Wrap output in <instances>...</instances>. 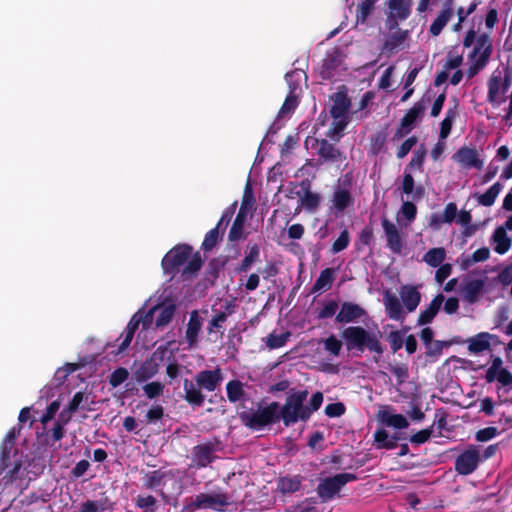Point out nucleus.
I'll use <instances>...</instances> for the list:
<instances>
[{
    "label": "nucleus",
    "instance_id": "24",
    "mask_svg": "<svg viewBox=\"0 0 512 512\" xmlns=\"http://www.w3.org/2000/svg\"><path fill=\"white\" fill-rule=\"evenodd\" d=\"M444 300L445 298L443 294L440 293L436 295L432 299L428 307L421 311V313L419 314L417 324L419 326H423L431 323L434 320L435 316L438 314Z\"/></svg>",
    "mask_w": 512,
    "mask_h": 512
},
{
    "label": "nucleus",
    "instance_id": "53",
    "mask_svg": "<svg viewBox=\"0 0 512 512\" xmlns=\"http://www.w3.org/2000/svg\"><path fill=\"white\" fill-rule=\"evenodd\" d=\"M376 0H364L357 7V22L364 23L374 9Z\"/></svg>",
    "mask_w": 512,
    "mask_h": 512
},
{
    "label": "nucleus",
    "instance_id": "56",
    "mask_svg": "<svg viewBox=\"0 0 512 512\" xmlns=\"http://www.w3.org/2000/svg\"><path fill=\"white\" fill-rule=\"evenodd\" d=\"M486 56L487 54L475 58L474 62L466 70V76L468 79L474 78L481 70L485 68V66L489 62L486 59Z\"/></svg>",
    "mask_w": 512,
    "mask_h": 512
},
{
    "label": "nucleus",
    "instance_id": "41",
    "mask_svg": "<svg viewBox=\"0 0 512 512\" xmlns=\"http://www.w3.org/2000/svg\"><path fill=\"white\" fill-rule=\"evenodd\" d=\"M502 190V184L500 182L494 183L492 186H490L487 191L483 194H480L477 198V201L479 204L490 207L492 206L496 198L498 197L499 193Z\"/></svg>",
    "mask_w": 512,
    "mask_h": 512
},
{
    "label": "nucleus",
    "instance_id": "51",
    "mask_svg": "<svg viewBox=\"0 0 512 512\" xmlns=\"http://www.w3.org/2000/svg\"><path fill=\"white\" fill-rule=\"evenodd\" d=\"M323 403V393L320 391L312 394L309 403L306 405V409L304 410V416L307 417V421L311 418V415L320 409Z\"/></svg>",
    "mask_w": 512,
    "mask_h": 512
},
{
    "label": "nucleus",
    "instance_id": "3",
    "mask_svg": "<svg viewBox=\"0 0 512 512\" xmlns=\"http://www.w3.org/2000/svg\"><path fill=\"white\" fill-rule=\"evenodd\" d=\"M307 396L308 390L306 389H289L284 405L279 408L281 420L285 427H290L298 421L307 422V417L303 416L305 415L306 405H304V402Z\"/></svg>",
    "mask_w": 512,
    "mask_h": 512
},
{
    "label": "nucleus",
    "instance_id": "39",
    "mask_svg": "<svg viewBox=\"0 0 512 512\" xmlns=\"http://www.w3.org/2000/svg\"><path fill=\"white\" fill-rule=\"evenodd\" d=\"M247 249L245 257L239 266L240 272H247L252 264L258 261L260 257V248L258 244H248Z\"/></svg>",
    "mask_w": 512,
    "mask_h": 512
},
{
    "label": "nucleus",
    "instance_id": "11",
    "mask_svg": "<svg viewBox=\"0 0 512 512\" xmlns=\"http://www.w3.org/2000/svg\"><path fill=\"white\" fill-rule=\"evenodd\" d=\"M194 380L199 388L213 392L220 386L223 374L220 368L202 370L196 374Z\"/></svg>",
    "mask_w": 512,
    "mask_h": 512
},
{
    "label": "nucleus",
    "instance_id": "1",
    "mask_svg": "<svg viewBox=\"0 0 512 512\" xmlns=\"http://www.w3.org/2000/svg\"><path fill=\"white\" fill-rule=\"evenodd\" d=\"M348 351H358L363 353L368 350L376 355L375 361L384 353L385 347L380 338V332L374 333L362 326H348L340 334Z\"/></svg>",
    "mask_w": 512,
    "mask_h": 512
},
{
    "label": "nucleus",
    "instance_id": "58",
    "mask_svg": "<svg viewBox=\"0 0 512 512\" xmlns=\"http://www.w3.org/2000/svg\"><path fill=\"white\" fill-rule=\"evenodd\" d=\"M350 242V234L347 229L340 232L338 238L332 244V252L339 253L346 249Z\"/></svg>",
    "mask_w": 512,
    "mask_h": 512
},
{
    "label": "nucleus",
    "instance_id": "43",
    "mask_svg": "<svg viewBox=\"0 0 512 512\" xmlns=\"http://www.w3.org/2000/svg\"><path fill=\"white\" fill-rule=\"evenodd\" d=\"M301 487V479L299 476L282 477L278 481V489L283 493H294Z\"/></svg>",
    "mask_w": 512,
    "mask_h": 512
},
{
    "label": "nucleus",
    "instance_id": "36",
    "mask_svg": "<svg viewBox=\"0 0 512 512\" xmlns=\"http://www.w3.org/2000/svg\"><path fill=\"white\" fill-rule=\"evenodd\" d=\"M157 306V311H159V314L156 317L155 325L156 327H164L171 322L176 311V305L172 302H169Z\"/></svg>",
    "mask_w": 512,
    "mask_h": 512
},
{
    "label": "nucleus",
    "instance_id": "17",
    "mask_svg": "<svg viewBox=\"0 0 512 512\" xmlns=\"http://www.w3.org/2000/svg\"><path fill=\"white\" fill-rule=\"evenodd\" d=\"M318 144L317 155L322 163H336L346 159L344 153L327 139L320 140Z\"/></svg>",
    "mask_w": 512,
    "mask_h": 512
},
{
    "label": "nucleus",
    "instance_id": "19",
    "mask_svg": "<svg viewBox=\"0 0 512 512\" xmlns=\"http://www.w3.org/2000/svg\"><path fill=\"white\" fill-rule=\"evenodd\" d=\"M454 15V8H453V0H447L444 2L443 7L441 11L439 12L438 16L435 18V20L432 22L429 28V32L432 36H438L443 28L447 25V23L450 21L452 16Z\"/></svg>",
    "mask_w": 512,
    "mask_h": 512
},
{
    "label": "nucleus",
    "instance_id": "9",
    "mask_svg": "<svg viewBox=\"0 0 512 512\" xmlns=\"http://www.w3.org/2000/svg\"><path fill=\"white\" fill-rule=\"evenodd\" d=\"M216 450L217 445L213 442L194 446L192 449V465L198 469L207 467L217 458L215 455Z\"/></svg>",
    "mask_w": 512,
    "mask_h": 512
},
{
    "label": "nucleus",
    "instance_id": "62",
    "mask_svg": "<svg viewBox=\"0 0 512 512\" xmlns=\"http://www.w3.org/2000/svg\"><path fill=\"white\" fill-rule=\"evenodd\" d=\"M433 434V426L422 429L417 433L410 436V442L416 445H421L427 442Z\"/></svg>",
    "mask_w": 512,
    "mask_h": 512
},
{
    "label": "nucleus",
    "instance_id": "4",
    "mask_svg": "<svg viewBox=\"0 0 512 512\" xmlns=\"http://www.w3.org/2000/svg\"><path fill=\"white\" fill-rule=\"evenodd\" d=\"M230 504L227 492L199 493L191 498V501L184 506L183 511L195 512L201 509H211L216 512H225Z\"/></svg>",
    "mask_w": 512,
    "mask_h": 512
},
{
    "label": "nucleus",
    "instance_id": "30",
    "mask_svg": "<svg viewBox=\"0 0 512 512\" xmlns=\"http://www.w3.org/2000/svg\"><path fill=\"white\" fill-rule=\"evenodd\" d=\"M22 426L12 427L6 434L1 444V465L6 466L10 458V453L15 445L16 438L19 436Z\"/></svg>",
    "mask_w": 512,
    "mask_h": 512
},
{
    "label": "nucleus",
    "instance_id": "38",
    "mask_svg": "<svg viewBox=\"0 0 512 512\" xmlns=\"http://www.w3.org/2000/svg\"><path fill=\"white\" fill-rule=\"evenodd\" d=\"M458 115L457 104L446 111L445 118L440 124L439 139L444 141L450 134L453 122Z\"/></svg>",
    "mask_w": 512,
    "mask_h": 512
},
{
    "label": "nucleus",
    "instance_id": "50",
    "mask_svg": "<svg viewBox=\"0 0 512 512\" xmlns=\"http://www.w3.org/2000/svg\"><path fill=\"white\" fill-rule=\"evenodd\" d=\"M490 257V250L487 247L477 249L470 258L463 261L462 268L467 269L473 263L483 262Z\"/></svg>",
    "mask_w": 512,
    "mask_h": 512
},
{
    "label": "nucleus",
    "instance_id": "15",
    "mask_svg": "<svg viewBox=\"0 0 512 512\" xmlns=\"http://www.w3.org/2000/svg\"><path fill=\"white\" fill-rule=\"evenodd\" d=\"M248 196L252 197L251 188H250L249 184L246 185L242 206L240 207V210L238 211V213L234 219V222L230 228L229 234H228V239L231 242L238 241L240 239L245 238L244 223L246 220V211H245L244 204H245Z\"/></svg>",
    "mask_w": 512,
    "mask_h": 512
},
{
    "label": "nucleus",
    "instance_id": "25",
    "mask_svg": "<svg viewBox=\"0 0 512 512\" xmlns=\"http://www.w3.org/2000/svg\"><path fill=\"white\" fill-rule=\"evenodd\" d=\"M202 328V319L197 310L190 312L189 321L186 329V341L189 347H194L198 343V335Z\"/></svg>",
    "mask_w": 512,
    "mask_h": 512
},
{
    "label": "nucleus",
    "instance_id": "61",
    "mask_svg": "<svg viewBox=\"0 0 512 512\" xmlns=\"http://www.w3.org/2000/svg\"><path fill=\"white\" fill-rule=\"evenodd\" d=\"M426 155H427L426 149L423 146H421L417 151L414 152V154L405 170H407L408 168L421 169L423 166V163L425 161Z\"/></svg>",
    "mask_w": 512,
    "mask_h": 512
},
{
    "label": "nucleus",
    "instance_id": "12",
    "mask_svg": "<svg viewBox=\"0 0 512 512\" xmlns=\"http://www.w3.org/2000/svg\"><path fill=\"white\" fill-rule=\"evenodd\" d=\"M367 316L366 310L359 304L353 302H343L336 315V322L347 324L357 322L359 319Z\"/></svg>",
    "mask_w": 512,
    "mask_h": 512
},
{
    "label": "nucleus",
    "instance_id": "48",
    "mask_svg": "<svg viewBox=\"0 0 512 512\" xmlns=\"http://www.w3.org/2000/svg\"><path fill=\"white\" fill-rule=\"evenodd\" d=\"M203 260L199 252L193 254L187 261L186 266L182 271L183 276L195 275L202 267Z\"/></svg>",
    "mask_w": 512,
    "mask_h": 512
},
{
    "label": "nucleus",
    "instance_id": "23",
    "mask_svg": "<svg viewBox=\"0 0 512 512\" xmlns=\"http://www.w3.org/2000/svg\"><path fill=\"white\" fill-rule=\"evenodd\" d=\"M407 38L408 31L398 29L396 32L387 37L382 45L381 53L387 56L395 54L402 47Z\"/></svg>",
    "mask_w": 512,
    "mask_h": 512
},
{
    "label": "nucleus",
    "instance_id": "42",
    "mask_svg": "<svg viewBox=\"0 0 512 512\" xmlns=\"http://www.w3.org/2000/svg\"><path fill=\"white\" fill-rule=\"evenodd\" d=\"M374 445L377 449H386L392 450L394 449V442L389 436L388 432L384 428H378L374 432Z\"/></svg>",
    "mask_w": 512,
    "mask_h": 512
},
{
    "label": "nucleus",
    "instance_id": "45",
    "mask_svg": "<svg viewBox=\"0 0 512 512\" xmlns=\"http://www.w3.org/2000/svg\"><path fill=\"white\" fill-rule=\"evenodd\" d=\"M165 476L160 469L151 471L144 478V486L150 490H157L163 484Z\"/></svg>",
    "mask_w": 512,
    "mask_h": 512
},
{
    "label": "nucleus",
    "instance_id": "21",
    "mask_svg": "<svg viewBox=\"0 0 512 512\" xmlns=\"http://www.w3.org/2000/svg\"><path fill=\"white\" fill-rule=\"evenodd\" d=\"M400 297L408 313L416 310L421 302V294L416 286L403 285L400 288Z\"/></svg>",
    "mask_w": 512,
    "mask_h": 512
},
{
    "label": "nucleus",
    "instance_id": "52",
    "mask_svg": "<svg viewBox=\"0 0 512 512\" xmlns=\"http://www.w3.org/2000/svg\"><path fill=\"white\" fill-rule=\"evenodd\" d=\"M289 337H290L289 332H285V333H282L279 335H277L275 333H270L266 337V346L271 350L281 348L286 344Z\"/></svg>",
    "mask_w": 512,
    "mask_h": 512
},
{
    "label": "nucleus",
    "instance_id": "31",
    "mask_svg": "<svg viewBox=\"0 0 512 512\" xmlns=\"http://www.w3.org/2000/svg\"><path fill=\"white\" fill-rule=\"evenodd\" d=\"M335 279V269L334 268H325L320 272L319 277L316 279L313 284L310 293H317L320 291H327L331 289L332 284Z\"/></svg>",
    "mask_w": 512,
    "mask_h": 512
},
{
    "label": "nucleus",
    "instance_id": "33",
    "mask_svg": "<svg viewBox=\"0 0 512 512\" xmlns=\"http://www.w3.org/2000/svg\"><path fill=\"white\" fill-rule=\"evenodd\" d=\"M159 372V367L156 363L146 359L140 367L134 372L136 382L143 383L152 379Z\"/></svg>",
    "mask_w": 512,
    "mask_h": 512
},
{
    "label": "nucleus",
    "instance_id": "54",
    "mask_svg": "<svg viewBox=\"0 0 512 512\" xmlns=\"http://www.w3.org/2000/svg\"><path fill=\"white\" fill-rule=\"evenodd\" d=\"M219 230L220 229H218V227H214L213 229L206 233L205 238L201 245L203 251H211L216 246L220 238Z\"/></svg>",
    "mask_w": 512,
    "mask_h": 512
},
{
    "label": "nucleus",
    "instance_id": "28",
    "mask_svg": "<svg viewBox=\"0 0 512 512\" xmlns=\"http://www.w3.org/2000/svg\"><path fill=\"white\" fill-rule=\"evenodd\" d=\"M378 420L388 427L395 429H406L409 427L407 418L402 414H391L387 409L380 410L377 414Z\"/></svg>",
    "mask_w": 512,
    "mask_h": 512
},
{
    "label": "nucleus",
    "instance_id": "34",
    "mask_svg": "<svg viewBox=\"0 0 512 512\" xmlns=\"http://www.w3.org/2000/svg\"><path fill=\"white\" fill-rule=\"evenodd\" d=\"M425 108L423 100L416 102L402 117L401 126L412 130L414 123L422 116Z\"/></svg>",
    "mask_w": 512,
    "mask_h": 512
},
{
    "label": "nucleus",
    "instance_id": "7",
    "mask_svg": "<svg viewBox=\"0 0 512 512\" xmlns=\"http://www.w3.org/2000/svg\"><path fill=\"white\" fill-rule=\"evenodd\" d=\"M192 255V247L188 244H178L166 253L162 259V267L166 273L174 274Z\"/></svg>",
    "mask_w": 512,
    "mask_h": 512
},
{
    "label": "nucleus",
    "instance_id": "55",
    "mask_svg": "<svg viewBox=\"0 0 512 512\" xmlns=\"http://www.w3.org/2000/svg\"><path fill=\"white\" fill-rule=\"evenodd\" d=\"M298 106V97L291 91L287 97L285 98L279 113L278 117H283L286 114L293 112Z\"/></svg>",
    "mask_w": 512,
    "mask_h": 512
},
{
    "label": "nucleus",
    "instance_id": "8",
    "mask_svg": "<svg viewBox=\"0 0 512 512\" xmlns=\"http://www.w3.org/2000/svg\"><path fill=\"white\" fill-rule=\"evenodd\" d=\"M482 458L479 449L475 445H469L462 453H460L454 463L455 471L459 475H470L479 466Z\"/></svg>",
    "mask_w": 512,
    "mask_h": 512
},
{
    "label": "nucleus",
    "instance_id": "26",
    "mask_svg": "<svg viewBox=\"0 0 512 512\" xmlns=\"http://www.w3.org/2000/svg\"><path fill=\"white\" fill-rule=\"evenodd\" d=\"M485 287L484 279H473L466 281L462 286V294L466 301L475 303L482 294Z\"/></svg>",
    "mask_w": 512,
    "mask_h": 512
},
{
    "label": "nucleus",
    "instance_id": "13",
    "mask_svg": "<svg viewBox=\"0 0 512 512\" xmlns=\"http://www.w3.org/2000/svg\"><path fill=\"white\" fill-rule=\"evenodd\" d=\"M381 225L386 236V246L394 254H400L403 249V240L396 225L388 218L383 217Z\"/></svg>",
    "mask_w": 512,
    "mask_h": 512
},
{
    "label": "nucleus",
    "instance_id": "64",
    "mask_svg": "<svg viewBox=\"0 0 512 512\" xmlns=\"http://www.w3.org/2000/svg\"><path fill=\"white\" fill-rule=\"evenodd\" d=\"M498 434H499V431L496 427L489 426V427L478 430L475 434V439L478 442H486V441L493 439Z\"/></svg>",
    "mask_w": 512,
    "mask_h": 512
},
{
    "label": "nucleus",
    "instance_id": "2",
    "mask_svg": "<svg viewBox=\"0 0 512 512\" xmlns=\"http://www.w3.org/2000/svg\"><path fill=\"white\" fill-rule=\"evenodd\" d=\"M279 408L280 404L274 401L264 407L259 405L256 410H243L238 416L245 427L261 430L281 420Z\"/></svg>",
    "mask_w": 512,
    "mask_h": 512
},
{
    "label": "nucleus",
    "instance_id": "35",
    "mask_svg": "<svg viewBox=\"0 0 512 512\" xmlns=\"http://www.w3.org/2000/svg\"><path fill=\"white\" fill-rule=\"evenodd\" d=\"M401 190L406 195H412L414 200L421 199L425 192L423 186L419 185L415 187V181L412 174L406 171L403 175Z\"/></svg>",
    "mask_w": 512,
    "mask_h": 512
},
{
    "label": "nucleus",
    "instance_id": "32",
    "mask_svg": "<svg viewBox=\"0 0 512 512\" xmlns=\"http://www.w3.org/2000/svg\"><path fill=\"white\" fill-rule=\"evenodd\" d=\"M492 240L495 243L494 251L500 255L507 253L512 245V239L507 235L505 228L497 227L492 235Z\"/></svg>",
    "mask_w": 512,
    "mask_h": 512
},
{
    "label": "nucleus",
    "instance_id": "10",
    "mask_svg": "<svg viewBox=\"0 0 512 512\" xmlns=\"http://www.w3.org/2000/svg\"><path fill=\"white\" fill-rule=\"evenodd\" d=\"M411 0H389V29L398 27V21L406 20L411 14Z\"/></svg>",
    "mask_w": 512,
    "mask_h": 512
},
{
    "label": "nucleus",
    "instance_id": "5",
    "mask_svg": "<svg viewBox=\"0 0 512 512\" xmlns=\"http://www.w3.org/2000/svg\"><path fill=\"white\" fill-rule=\"evenodd\" d=\"M358 479L356 474L353 473H339L331 477H326L320 480L316 492L322 502L332 500L341 489L349 482Z\"/></svg>",
    "mask_w": 512,
    "mask_h": 512
},
{
    "label": "nucleus",
    "instance_id": "59",
    "mask_svg": "<svg viewBox=\"0 0 512 512\" xmlns=\"http://www.w3.org/2000/svg\"><path fill=\"white\" fill-rule=\"evenodd\" d=\"M129 376V372L126 368L119 367L116 370H114L110 377H109V384L112 387H118L120 386L124 381L127 380Z\"/></svg>",
    "mask_w": 512,
    "mask_h": 512
},
{
    "label": "nucleus",
    "instance_id": "16",
    "mask_svg": "<svg viewBox=\"0 0 512 512\" xmlns=\"http://www.w3.org/2000/svg\"><path fill=\"white\" fill-rule=\"evenodd\" d=\"M453 158L463 168H476L481 169L483 167V160L479 158V153L475 148L463 146L459 148L453 155Z\"/></svg>",
    "mask_w": 512,
    "mask_h": 512
},
{
    "label": "nucleus",
    "instance_id": "29",
    "mask_svg": "<svg viewBox=\"0 0 512 512\" xmlns=\"http://www.w3.org/2000/svg\"><path fill=\"white\" fill-rule=\"evenodd\" d=\"M490 339H498V336L488 332L478 333L469 340L468 350L474 354L489 350L491 346Z\"/></svg>",
    "mask_w": 512,
    "mask_h": 512
},
{
    "label": "nucleus",
    "instance_id": "49",
    "mask_svg": "<svg viewBox=\"0 0 512 512\" xmlns=\"http://www.w3.org/2000/svg\"><path fill=\"white\" fill-rule=\"evenodd\" d=\"M388 369L396 377L398 385L404 384L409 378V367L405 363L389 364Z\"/></svg>",
    "mask_w": 512,
    "mask_h": 512
},
{
    "label": "nucleus",
    "instance_id": "14",
    "mask_svg": "<svg viewBox=\"0 0 512 512\" xmlns=\"http://www.w3.org/2000/svg\"><path fill=\"white\" fill-rule=\"evenodd\" d=\"M511 84V75L506 73L502 81L501 75L493 74L488 80V95L487 99L489 103L499 105L501 101H497L499 93L505 94Z\"/></svg>",
    "mask_w": 512,
    "mask_h": 512
},
{
    "label": "nucleus",
    "instance_id": "37",
    "mask_svg": "<svg viewBox=\"0 0 512 512\" xmlns=\"http://www.w3.org/2000/svg\"><path fill=\"white\" fill-rule=\"evenodd\" d=\"M228 262L227 256H219L211 259L206 267V276L213 283Z\"/></svg>",
    "mask_w": 512,
    "mask_h": 512
},
{
    "label": "nucleus",
    "instance_id": "22",
    "mask_svg": "<svg viewBox=\"0 0 512 512\" xmlns=\"http://www.w3.org/2000/svg\"><path fill=\"white\" fill-rule=\"evenodd\" d=\"M333 105L330 109V115L334 120L341 119L345 117L350 106L351 100L348 97L347 93L344 91H338L333 96Z\"/></svg>",
    "mask_w": 512,
    "mask_h": 512
},
{
    "label": "nucleus",
    "instance_id": "63",
    "mask_svg": "<svg viewBox=\"0 0 512 512\" xmlns=\"http://www.w3.org/2000/svg\"><path fill=\"white\" fill-rule=\"evenodd\" d=\"M324 347L333 356H338L342 348V342L335 335H330L325 339Z\"/></svg>",
    "mask_w": 512,
    "mask_h": 512
},
{
    "label": "nucleus",
    "instance_id": "40",
    "mask_svg": "<svg viewBox=\"0 0 512 512\" xmlns=\"http://www.w3.org/2000/svg\"><path fill=\"white\" fill-rule=\"evenodd\" d=\"M227 398L229 402L236 403L245 396L244 385L239 380H231L226 384Z\"/></svg>",
    "mask_w": 512,
    "mask_h": 512
},
{
    "label": "nucleus",
    "instance_id": "27",
    "mask_svg": "<svg viewBox=\"0 0 512 512\" xmlns=\"http://www.w3.org/2000/svg\"><path fill=\"white\" fill-rule=\"evenodd\" d=\"M492 51L493 45L491 43L490 36L486 33H482L475 39V45L469 54V59L474 60L479 56L487 54L486 59L489 61Z\"/></svg>",
    "mask_w": 512,
    "mask_h": 512
},
{
    "label": "nucleus",
    "instance_id": "6",
    "mask_svg": "<svg viewBox=\"0 0 512 512\" xmlns=\"http://www.w3.org/2000/svg\"><path fill=\"white\" fill-rule=\"evenodd\" d=\"M351 182V175L349 173L345 174L342 185H338L334 189L331 197V208L334 210L335 214H342L348 208L353 207L354 198L350 191Z\"/></svg>",
    "mask_w": 512,
    "mask_h": 512
},
{
    "label": "nucleus",
    "instance_id": "47",
    "mask_svg": "<svg viewBox=\"0 0 512 512\" xmlns=\"http://www.w3.org/2000/svg\"><path fill=\"white\" fill-rule=\"evenodd\" d=\"M321 202V197L318 193L312 192L309 189L305 191L301 198V205L308 211H315Z\"/></svg>",
    "mask_w": 512,
    "mask_h": 512
},
{
    "label": "nucleus",
    "instance_id": "44",
    "mask_svg": "<svg viewBox=\"0 0 512 512\" xmlns=\"http://www.w3.org/2000/svg\"><path fill=\"white\" fill-rule=\"evenodd\" d=\"M446 251L442 247L431 248L423 257V260L431 267H438L445 260Z\"/></svg>",
    "mask_w": 512,
    "mask_h": 512
},
{
    "label": "nucleus",
    "instance_id": "20",
    "mask_svg": "<svg viewBox=\"0 0 512 512\" xmlns=\"http://www.w3.org/2000/svg\"><path fill=\"white\" fill-rule=\"evenodd\" d=\"M184 400L192 407H201L205 401V395L202 393V389L187 378L183 381Z\"/></svg>",
    "mask_w": 512,
    "mask_h": 512
},
{
    "label": "nucleus",
    "instance_id": "46",
    "mask_svg": "<svg viewBox=\"0 0 512 512\" xmlns=\"http://www.w3.org/2000/svg\"><path fill=\"white\" fill-rule=\"evenodd\" d=\"M165 385L160 381H152L143 385L144 395L152 400L161 397L164 393Z\"/></svg>",
    "mask_w": 512,
    "mask_h": 512
},
{
    "label": "nucleus",
    "instance_id": "60",
    "mask_svg": "<svg viewBox=\"0 0 512 512\" xmlns=\"http://www.w3.org/2000/svg\"><path fill=\"white\" fill-rule=\"evenodd\" d=\"M403 335H404V332L399 331V330L391 331L388 334L387 339L389 341L390 348L393 353H396L397 351H399L402 348L403 343H404Z\"/></svg>",
    "mask_w": 512,
    "mask_h": 512
},
{
    "label": "nucleus",
    "instance_id": "18",
    "mask_svg": "<svg viewBox=\"0 0 512 512\" xmlns=\"http://www.w3.org/2000/svg\"><path fill=\"white\" fill-rule=\"evenodd\" d=\"M383 302L386 315L389 319L400 322L404 321L405 311L399 298L395 294L390 291H386L383 295Z\"/></svg>",
    "mask_w": 512,
    "mask_h": 512
},
{
    "label": "nucleus",
    "instance_id": "57",
    "mask_svg": "<svg viewBox=\"0 0 512 512\" xmlns=\"http://www.w3.org/2000/svg\"><path fill=\"white\" fill-rule=\"evenodd\" d=\"M231 312H219L209 321L207 326V331L209 334L213 333L215 330H220L223 328L224 323L227 321V318Z\"/></svg>",
    "mask_w": 512,
    "mask_h": 512
}]
</instances>
